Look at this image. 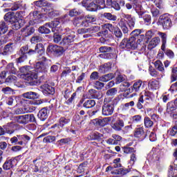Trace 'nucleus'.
Returning a JSON list of instances; mask_svg holds the SVG:
<instances>
[{
	"instance_id": "bf43d9fd",
	"label": "nucleus",
	"mask_w": 177,
	"mask_h": 177,
	"mask_svg": "<svg viewBox=\"0 0 177 177\" xmlns=\"http://www.w3.org/2000/svg\"><path fill=\"white\" fill-rule=\"evenodd\" d=\"M35 4L39 8H42L44 6H46L48 5V3H46V1L45 0H39L37 1H35Z\"/></svg>"
},
{
	"instance_id": "6e6552de",
	"label": "nucleus",
	"mask_w": 177,
	"mask_h": 177,
	"mask_svg": "<svg viewBox=\"0 0 177 177\" xmlns=\"http://www.w3.org/2000/svg\"><path fill=\"white\" fill-rule=\"evenodd\" d=\"M82 5L89 12H96L98 9L95 0H94V1L92 0H83L82 1Z\"/></svg>"
},
{
	"instance_id": "13d9d810",
	"label": "nucleus",
	"mask_w": 177,
	"mask_h": 177,
	"mask_svg": "<svg viewBox=\"0 0 177 177\" xmlns=\"http://www.w3.org/2000/svg\"><path fill=\"white\" fill-rule=\"evenodd\" d=\"M15 113L17 115L26 114V113H28V111H27V108H18L15 109Z\"/></svg>"
},
{
	"instance_id": "e433bc0d",
	"label": "nucleus",
	"mask_w": 177,
	"mask_h": 177,
	"mask_svg": "<svg viewBox=\"0 0 177 177\" xmlns=\"http://www.w3.org/2000/svg\"><path fill=\"white\" fill-rule=\"evenodd\" d=\"M6 71L10 74H16L17 73V69L15 68V64L10 63L6 66Z\"/></svg>"
},
{
	"instance_id": "c9c22d12",
	"label": "nucleus",
	"mask_w": 177,
	"mask_h": 177,
	"mask_svg": "<svg viewBox=\"0 0 177 177\" xmlns=\"http://www.w3.org/2000/svg\"><path fill=\"white\" fill-rule=\"evenodd\" d=\"M177 109V105L174 102H170L167 103V113H172V111H175V110Z\"/></svg>"
},
{
	"instance_id": "49530a36",
	"label": "nucleus",
	"mask_w": 177,
	"mask_h": 177,
	"mask_svg": "<svg viewBox=\"0 0 177 177\" xmlns=\"http://www.w3.org/2000/svg\"><path fill=\"white\" fill-rule=\"evenodd\" d=\"M93 123L94 125H99L100 127H104L106 125V122L101 119H94L93 120Z\"/></svg>"
},
{
	"instance_id": "f257e3e1",
	"label": "nucleus",
	"mask_w": 177,
	"mask_h": 177,
	"mask_svg": "<svg viewBox=\"0 0 177 177\" xmlns=\"http://www.w3.org/2000/svg\"><path fill=\"white\" fill-rule=\"evenodd\" d=\"M39 53V56H44L45 55V47L44 44L39 43L37 44L35 48V50L30 49L28 50V46H23L19 51V57L16 59L17 63H23L27 60V55H34L35 53Z\"/></svg>"
},
{
	"instance_id": "4d7b16f0",
	"label": "nucleus",
	"mask_w": 177,
	"mask_h": 177,
	"mask_svg": "<svg viewBox=\"0 0 177 177\" xmlns=\"http://www.w3.org/2000/svg\"><path fill=\"white\" fill-rule=\"evenodd\" d=\"M42 37L41 36H33L30 39V42L32 44H38V42L42 41Z\"/></svg>"
},
{
	"instance_id": "c85d7f7f",
	"label": "nucleus",
	"mask_w": 177,
	"mask_h": 177,
	"mask_svg": "<svg viewBox=\"0 0 177 177\" xmlns=\"http://www.w3.org/2000/svg\"><path fill=\"white\" fill-rule=\"evenodd\" d=\"M128 173H129V169L124 168H120L111 171L112 175H127Z\"/></svg>"
},
{
	"instance_id": "4468645a",
	"label": "nucleus",
	"mask_w": 177,
	"mask_h": 177,
	"mask_svg": "<svg viewBox=\"0 0 177 177\" xmlns=\"http://www.w3.org/2000/svg\"><path fill=\"white\" fill-rule=\"evenodd\" d=\"M124 126L125 124L124 123V120L120 118L115 123L111 124L113 129H114V131H117L118 132L122 131V128H124Z\"/></svg>"
},
{
	"instance_id": "20e7f679",
	"label": "nucleus",
	"mask_w": 177,
	"mask_h": 177,
	"mask_svg": "<svg viewBox=\"0 0 177 177\" xmlns=\"http://www.w3.org/2000/svg\"><path fill=\"white\" fill-rule=\"evenodd\" d=\"M141 39H138L136 41V37L132 36L129 39H124L120 43L121 48H127V49L135 50L139 46Z\"/></svg>"
},
{
	"instance_id": "58836bf2",
	"label": "nucleus",
	"mask_w": 177,
	"mask_h": 177,
	"mask_svg": "<svg viewBox=\"0 0 177 177\" xmlns=\"http://www.w3.org/2000/svg\"><path fill=\"white\" fill-rule=\"evenodd\" d=\"M16 81H17V77L10 75L6 79V83L8 85H10V84H16Z\"/></svg>"
},
{
	"instance_id": "0e129e2a",
	"label": "nucleus",
	"mask_w": 177,
	"mask_h": 177,
	"mask_svg": "<svg viewBox=\"0 0 177 177\" xmlns=\"http://www.w3.org/2000/svg\"><path fill=\"white\" fill-rule=\"evenodd\" d=\"M163 52H165V55H167L168 57H169L170 59H174V56H175V54H174L172 50L169 49H165V50H163Z\"/></svg>"
},
{
	"instance_id": "0eeeda50",
	"label": "nucleus",
	"mask_w": 177,
	"mask_h": 177,
	"mask_svg": "<svg viewBox=\"0 0 177 177\" xmlns=\"http://www.w3.org/2000/svg\"><path fill=\"white\" fill-rule=\"evenodd\" d=\"M172 16L169 14H163L159 17V22L160 23L163 30H169L172 27Z\"/></svg>"
},
{
	"instance_id": "a18cd8bd",
	"label": "nucleus",
	"mask_w": 177,
	"mask_h": 177,
	"mask_svg": "<svg viewBox=\"0 0 177 177\" xmlns=\"http://www.w3.org/2000/svg\"><path fill=\"white\" fill-rule=\"evenodd\" d=\"M48 27V26H46V25L39 27V32H41V34H49V32H50V29Z\"/></svg>"
},
{
	"instance_id": "473e14b6",
	"label": "nucleus",
	"mask_w": 177,
	"mask_h": 177,
	"mask_svg": "<svg viewBox=\"0 0 177 177\" xmlns=\"http://www.w3.org/2000/svg\"><path fill=\"white\" fill-rule=\"evenodd\" d=\"M8 30H9V26L6 25V23L3 21H0V35L3 34H6L8 32Z\"/></svg>"
},
{
	"instance_id": "9d476101",
	"label": "nucleus",
	"mask_w": 177,
	"mask_h": 177,
	"mask_svg": "<svg viewBox=\"0 0 177 177\" xmlns=\"http://www.w3.org/2000/svg\"><path fill=\"white\" fill-rule=\"evenodd\" d=\"M48 53H54V55H57L60 56V55H63V52H64V49L62 46H59L57 45L55 46H49L47 48Z\"/></svg>"
},
{
	"instance_id": "f8f14e48",
	"label": "nucleus",
	"mask_w": 177,
	"mask_h": 177,
	"mask_svg": "<svg viewBox=\"0 0 177 177\" xmlns=\"http://www.w3.org/2000/svg\"><path fill=\"white\" fill-rule=\"evenodd\" d=\"M41 89H42L43 93H45V95H54L55 94V87H53L52 86L45 84L42 86H41Z\"/></svg>"
},
{
	"instance_id": "39448f33",
	"label": "nucleus",
	"mask_w": 177,
	"mask_h": 177,
	"mask_svg": "<svg viewBox=\"0 0 177 177\" xmlns=\"http://www.w3.org/2000/svg\"><path fill=\"white\" fill-rule=\"evenodd\" d=\"M113 113L114 104H113V100L110 97L104 98L102 109V115L109 116L111 115Z\"/></svg>"
},
{
	"instance_id": "680f3d73",
	"label": "nucleus",
	"mask_w": 177,
	"mask_h": 177,
	"mask_svg": "<svg viewBox=\"0 0 177 177\" xmlns=\"http://www.w3.org/2000/svg\"><path fill=\"white\" fill-rule=\"evenodd\" d=\"M114 168H121V159L118 158L113 160Z\"/></svg>"
},
{
	"instance_id": "e2e57ef3",
	"label": "nucleus",
	"mask_w": 177,
	"mask_h": 177,
	"mask_svg": "<svg viewBox=\"0 0 177 177\" xmlns=\"http://www.w3.org/2000/svg\"><path fill=\"white\" fill-rule=\"evenodd\" d=\"M94 86L96 89L100 90L102 88H104V83H102L100 81H96L94 84Z\"/></svg>"
},
{
	"instance_id": "7ed1b4c3",
	"label": "nucleus",
	"mask_w": 177,
	"mask_h": 177,
	"mask_svg": "<svg viewBox=\"0 0 177 177\" xmlns=\"http://www.w3.org/2000/svg\"><path fill=\"white\" fill-rule=\"evenodd\" d=\"M25 81L28 85L30 86H35V85H40L44 77L41 76L38 79V73L35 68H31L30 71L24 77Z\"/></svg>"
},
{
	"instance_id": "ddd939ff",
	"label": "nucleus",
	"mask_w": 177,
	"mask_h": 177,
	"mask_svg": "<svg viewBox=\"0 0 177 177\" xmlns=\"http://www.w3.org/2000/svg\"><path fill=\"white\" fill-rule=\"evenodd\" d=\"M69 122H70V120L66 119V118H61L59 119V124H54L52 127V128H56V129L57 130V132L59 133V132H60V127L63 128V127H64V125H67V124H68Z\"/></svg>"
},
{
	"instance_id": "ea45409f",
	"label": "nucleus",
	"mask_w": 177,
	"mask_h": 177,
	"mask_svg": "<svg viewBox=\"0 0 177 177\" xmlns=\"http://www.w3.org/2000/svg\"><path fill=\"white\" fill-rule=\"evenodd\" d=\"M32 68H31V66H24L19 68V71H20V73L24 74V77H26L27 75L28 71H30Z\"/></svg>"
},
{
	"instance_id": "c756f323",
	"label": "nucleus",
	"mask_w": 177,
	"mask_h": 177,
	"mask_svg": "<svg viewBox=\"0 0 177 177\" xmlns=\"http://www.w3.org/2000/svg\"><path fill=\"white\" fill-rule=\"evenodd\" d=\"M155 68L156 70H158V71H160L162 74L165 73V68H164V64H162V62L160 60H157L154 62Z\"/></svg>"
},
{
	"instance_id": "864d4df0",
	"label": "nucleus",
	"mask_w": 177,
	"mask_h": 177,
	"mask_svg": "<svg viewBox=\"0 0 177 177\" xmlns=\"http://www.w3.org/2000/svg\"><path fill=\"white\" fill-rule=\"evenodd\" d=\"M95 4L97 5L98 9H104L106 8V3H104V0H95Z\"/></svg>"
},
{
	"instance_id": "1a4fd4ad",
	"label": "nucleus",
	"mask_w": 177,
	"mask_h": 177,
	"mask_svg": "<svg viewBox=\"0 0 177 177\" xmlns=\"http://www.w3.org/2000/svg\"><path fill=\"white\" fill-rule=\"evenodd\" d=\"M130 2L133 3V8L135 9L136 13L138 15L140 19L143 18V15L145 12H143V7L142 4L139 3V0H129Z\"/></svg>"
},
{
	"instance_id": "37998d69",
	"label": "nucleus",
	"mask_w": 177,
	"mask_h": 177,
	"mask_svg": "<svg viewBox=\"0 0 177 177\" xmlns=\"http://www.w3.org/2000/svg\"><path fill=\"white\" fill-rule=\"evenodd\" d=\"M135 106V102L131 101L129 103H126L123 105H122V111H127V110L129 109V106L133 107Z\"/></svg>"
},
{
	"instance_id": "6ab92c4d",
	"label": "nucleus",
	"mask_w": 177,
	"mask_h": 177,
	"mask_svg": "<svg viewBox=\"0 0 177 177\" xmlns=\"http://www.w3.org/2000/svg\"><path fill=\"white\" fill-rule=\"evenodd\" d=\"M111 70V63L108 62L106 63L99 67L98 71L101 74H105V73H107Z\"/></svg>"
},
{
	"instance_id": "774afa93",
	"label": "nucleus",
	"mask_w": 177,
	"mask_h": 177,
	"mask_svg": "<svg viewBox=\"0 0 177 177\" xmlns=\"http://www.w3.org/2000/svg\"><path fill=\"white\" fill-rule=\"evenodd\" d=\"M177 133V126H174L169 131V135L171 136H175V135H176Z\"/></svg>"
},
{
	"instance_id": "cd10ccee",
	"label": "nucleus",
	"mask_w": 177,
	"mask_h": 177,
	"mask_svg": "<svg viewBox=\"0 0 177 177\" xmlns=\"http://www.w3.org/2000/svg\"><path fill=\"white\" fill-rule=\"evenodd\" d=\"M3 129L6 131L7 133L12 135L15 132V123L10 122L3 126Z\"/></svg>"
},
{
	"instance_id": "423d86ee",
	"label": "nucleus",
	"mask_w": 177,
	"mask_h": 177,
	"mask_svg": "<svg viewBox=\"0 0 177 177\" xmlns=\"http://www.w3.org/2000/svg\"><path fill=\"white\" fill-rule=\"evenodd\" d=\"M37 60H39V62H36L35 70L37 71V73H48V68H49V66L45 63L48 60L46 59V57L44 55H39Z\"/></svg>"
},
{
	"instance_id": "6e6d98bb",
	"label": "nucleus",
	"mask_w": 177,
	"mask_h": 177,
	"mask_svg": "<svg viewBox=\"0 0 177 177\" xmlns=\"http://www.w3.org/2000/svg\"><path fill=\"white\" fill-rule=\"evenodd\" d=\"M1 92L4 93V95H12L13 93V90L12 88L8 86V87H3L1 89Z\"/></svg>"
},
{
	"instance_id": "4be33fe9",
	"label": "nucleus",
	"mask_w": 177,
	"mask_h": 177,
	"mask_svg": "<svg viewBox=\"0 0 177 177\" xmlns=\"http://www.w3.org/2000/svg\"><path fill=\"white\" fill-rule=\"evenodd\" d=\"M160 41L161 40L160 39V37H155L152 38L148 45V47H147L148 49L151 50V49L156 48V46H157V45H158V44H160Z\"/></svg>"
},
{
	"instance_id": "f3484780",
	"label": "nucleus",
	"mask_w": 177,
	"mask_h": 177,
	"mask_svg": "<svg viewBox=\"0 0 177 177\" xmlns=\"http://www.w3.org/2000/svg\"><path fill=\"white\" fill-rule=\"evenodd\" d=\"M35 31V29H34L32 26H26L21 29L22 35L25 37H30V35H32Z\"/></svg>"
},
{
	"instance_id": "c03bdc74",
	"label": "nucleus",
	"mask_w": 177,
	"mask_h": 177,
	"mask_svg": "<svg viewBox=\"0 0 177 177\" xmlns=\"http://www.w3.org/2000/svg\"><path fill=\"white\" fill-rule=\"evenodd\" d=\"M177 80V67H174L171 71V82H174Z\"/></svg>"
},
{
	"instance_id": "f03ea898",
	"label": "nucleus",
	"mask_w": 177,
	"mask_h": 177,
	"mask_svg": "<svg viewBox=\"0 0 177 177\" xmlns=\"http://www.w3.org/2000/svg\"><path fill=\"white\" fill-rule=\"evenodd\" d=\"M123 17H124V19L120 20L118 26L124 34H128V32L135 27V19L129 15H124ZM125 19H127V21H126Z\"/></svg>"
},
{
	"instance_id": "69168bd1",
	"label": "nucleus",
	"mask_w": 177,
	"mask_h": 177,
	"mask_svg": "<svg viewBox=\"0 0 177 177\" xmlns=\"http://www.w3.org/2000/svg\"><path fill=\"white\" fill-rule=\"evenodd\" d=\"M104 27L106 28H108V30L111 32H114L115 31V29L117 28V27H114L113 26V24H104Z\"/></svg>"
},
{
	"instance_id": "2eb2a0df",
	"label": "nucleus",
	"mask_w": 177,
	"mask_h": 177,
	"mask_svg": "<svg viewBox=\"0 0 177 177\" xmlns=\"http://www.w3.org/2000/svg\"><path fill=\"white\" fill-rule=\"evenodd\" d=\"M17 19V17L13 12H8L4 15V20L8 23H15Z\"/></svg>"
},
{
	"instance_id": "3c124183",
	"label": "nucleus",
	"mask_w": 177,
	"mask_h": 177,
	"mask_svg": "<svg viewBox=\"0 0 177 177\" xmlns=\"http://www.w3.org/2000/svg\"><path fill=\"white\" fill-rule=\"evenodd\" d=\"M149 74L151 77H160V73L152 67H149Z\"/></svg>"
},
{
	"instance_id": "7c9ffc66",
	"label": "nucleus",
	"mask_w": 177,
	"mask_h": 177,
	"mask_svg": "<svg viewBox=\"0 0 177 177\" xmlns=\"http://www.w3.org/2000/svg\"><path fill=\"white\" fill-rule=\"evenodd\" d=\"M148 86L151 89L157 90L160 88V82L156 80H152L149 82Z\"/></svg>"
},
{
	"instance_id": "338daca9",
	"label": "nucleus",
	"mask_w": 177,
	"mask_h": 177,
	"mask_svg": "<svg viewBox=\"0 0 177 177\" xmlns=\"http://www.w3.org/2000/svg\"><path fill=\"white\" fill-rule=\"evenodd\" d=\"M80 12L77 10V9H72L69 11V16H71V17H74V16H78L79 15H80Z\"/></svg>"
},
{
	"instance_id": "2f4dec72",
	"label": "nucleus",
	"mask_w": 177,
	"mask_h": 177,
	"mask_svg": "<svg viewBox=\"0 0 177 177\" xmlns=\"http://www.w3.org/2000/svg\"><path fill=\"white\" fill-rule=\"evenodd\" d=\"M145 135V130L143 127H137L134 130L135 138H143Z\"/></svg>"
},
{
	"instance_id": "5701e85b",
	"label": "nucleus",
	"mask_w": 177,
	"mask_h": 177,
	"mask_svg": "<svg viewBox=\"0 0 177 177\" xmlns=\"http://www.w3.org/2000/svg\"><path fill=\"white\" fill-rule=\"evenodd\" d=\"M37 117L41 121H45L48 118V109L46 108L41 109L37 114Z\"/></svg>"
},
{
	"instance_id": "f704fd0d",
	"label": "nucleus",
	"mask_w": 177,
	"mask_h": 177,
	"mask_svg": "<svg viewBox=\"0 0 177 177\" xmlns=\"http://www.w3.org/2000/svg\"><path fill=\"white\" fill-rule=\"evenodd\" d=\"M96 106V102L95 100H88L83 104V107L86 109H92Z\"/></svg>"
},
{
	"instance_id": "72a5a7b5",
	"label": "nucleus",
	"mask_w": 177,
	"mask_h": 177,
	"mask_svg": "<svg viewBox=\"0 0 177 177\" xmlns=\"http://www.w3.org/2000/svg\"><path fill=\"white\" fill-rule=\"evenodd\" d=\"M13 162H15V158L6 160L3 165V168L6 170L10 169L13 167Z\"/></svg>"
},
{
	"instance_id": "393cba45",
	"label": "nucleus",
	"mask_w": 177,
	"mask_h": 177,
	"mask_svg": "<svg viewBox=\"0 0 177 177\" xmlns=\"http://www.w3.org/2000/svg\"><path fill=\"white\" fill-rule=\"evenodd\" d=\"M12 30H19L24 26L23 19H17L15 22L11 23Z\"/></svg>"
},
{
	"instance_id": "603ef678",
	"label": "nucleus",
	"mask_w": 177,
	"mask_h": 177,
	"mask_svg": "<svg viewBox=\"0 0 177 177\" xmlns=\"http://www.w3.org/2000/svg\"><path fill=\"white\" fill-rule=\"evenodd\" d=\"M117 88H112L109 90H107L106 95L107 96H114L115 95H117Z\"/></svg>"
},
{
	"instance_id": "dca6fc26",
	"label": "nucleus",
	"mask_w": 177,
	"mask_h": 177,
	"mask_svg": "<svg viewBox=\"0 0 177 177\" xmlns=\"http://www.w3.org/2000/svg\"><path fill=\"white\" fill-rule=\"evenodd\" d=\"M142 89H143V83L142 82V80H138L133 84L131 89L129 88V92H139L140 91H142Z\"/></svg>"
},
{
	"instance_id": "a19ab883",
	"label": "nucleus",
	"mask_w": 177,
	"mask_h": 177,
	"mask_svg": "<svg viewBox=\"0 0 177 177\" xmlns=\"http://www.w3.org/2000/svg\"><path fill=\"white\" fill-rule=\"evenodd\" d=\"M104 17L108 20H111L112 21H115L117 20V16L112 15L110 12H104L103 14Z\"/></svg>"
},
{
	"instance_id": "de8ad7c7",
	"label": "nucleus",
	"mask_w": 177,
	"mask_h": 177,
	"mask_svg": "<svg viewBox=\"0 0 177 177\" xmlns=\"http://www.w3.org/2000/svg\"><path fill=\"white\" fill-rule=\"evenodd\" d=\"M157 32L158 31L156 30H149L146 32L145 37H147L148 39H151V37L156 35V33L157 34Z\"/></svg>"
},
{
	"instance_id": "b1692460",
	"label": "nucleus",
	"mask_w": 177,
	"mask_h": 177,
	"mask_svg": "<svg viewBox=\"0 0 177 177\" xmlns=\"http://www.w3.org/2000/svg\"><path fill=\"white\" fill-rule=\"evenodd\" d=\"M100 52L101 53H105L104 57V59H111V57H110V54H109V52H111V47L102 46L100 48Z\"/></svg>"
},
{
	"instance_id": "5fc2aeb1",
	"label": "nucleus",
	"mask_w": 177,
	"mask_h": 177,
	"mask_svg": "<svg viewBox=\"0 0 177 177\" xmlns=\"http://www.w3.org/2000/svg\"><path fill=\"white\" fill-rule=\"evenodd\" d=\"M123 151L126 154H129L131 153H136V150L133 147H123Z\"/></svg>"
},
{
	"instance_id": "8fccbe9b",
	"label": "nucleus",
	"mask_w": 177,
	"mask_h": 177,
	"mask_svg": "<svg viewBox=\"0 0 177 177\" xmlns=\"http://www.w3.org/2000/svg\"><path fill=\"white\" fill-rule=\"evenodd\" d=\"M56 138L53 136H48L47 137L44 138L43 142L44 143H52V142H55Z\"/></svg>"
},
{
	"instance_id": "bb28decb",
	"label": "nucleus",
	"mask_w": 177,
	"mask_h": 177,
	"mask_svg": "<svg viewBox=\"0 0 177 177\" xmlns=\"http://www.w3.org/2000/svg\"><path fill=\"white\" fill-rule=\"evenodd\" d=\"M23 96L24 97H25V99L34 100V99H38V97L39 96V95L35 92L29 91L24 93Z\"/></svg>"
},
{
	"instance_id": "052dcab7",
	"label": "nucleus",
	"mask_w": 177,
	"mask_h": 177,
	"mask_svg": "<svg viewBox=\"0 0 177 177\" xmlns=\"http://www.w3.org/2000/svg\"><path fill=\"white\" fill-rule=\"evenodd\" d=\"M149 117H150L151 120L155 122H158L160 120V116L154 113L149 114Z\"/></svg>"
},
{
	"instance_id": "9b49d317",
	"label": "nucleus",
	"mask_w": 177,
	"mask_h": 177,
	"mask_svg": "<svg viewBox=\"0 0 177 177\" xmlns=\"http://www.w3.org/2000/svg\"><path fill=\"white\" fill-rule=\"evenodd\" d=\"M74 39H75V33L71 32L62 39L61 45H71L74 42Z\"/></svg>"
},
{
	"instance_id": "79ce46f5",
	"label": "nucleus",
	"mask_w": 177,
	"mask_h": 177,
	"mask_svg": "<svg viewBox=\"0 0 177 177\" xmlns=\"http://www.w3.org/2000/svg\"><path fill=\"white\" fill-rule=\"evenodd\" d=\"M113 78H114V74L109 73L104 75L102 77H101V81H102V82H107L111 80H113Z\"/></svg>"
},
{
	"instance_id": "09e8293b",
	"label": "nucleus",
	"mask_w": 177,
	"mask_h": 177,
	"mask_svg": "<svg viewBox=\"0 0 177 177\" xmlns=\"http://www.w3.org/2000/svg\"><path fill=\"white\" fill-rule=\"evenodd\" d=\"M130 85L131 84H129V83H128L127 82H122L120 85V89L121 92H125V91H127V89H128V88H129Z\"/></svg>"
},
{
	"instance_id": "a878e982",
	"label": "nucleus",
	"mask_w": 177,
	"mask_h": 177,
	"mask_svg": "<svg viewBox=\"0 0 177 177\" xmlns=\"http://www.w3.org/2000/svg\"><path fill=\"white\" fill-rule=\"evenodd\" d=\"M60 25V21L59 20H54L51 22L46 24V26L48 28H52V31L54 32L55 30L59 27Z\"/></svg>"
},
{
	"instance_id": "aec40b11",
	"label": "nucleus",
	"mask_w": 177,
	"mask_h": 177,
	"mask_svg": "<svg viewBox=\"0 0 177 177\" xmlns=\"http://www.w3.org/2000/svg\"><path fill=\"white\" fill-rule=\"evenodd\" d=\"M14 120L18 124H24V125L28 124L27 115L15 116L14 117Z\"/></svg>"
},
{
	"instance_id": "a211bd4d",
	"label": "nucleus",
	"mask_w": 177,
	"mask_h": 177,
	"mask_svg": "<svg viewBox=\"0 0 177 177\" xmlns=\"http://www.w3.org/2000/svg\"><path fill=\"white\" fill-rule=\"evenodd\" d=\"M156 35L158 37H160L162 41L161 49L162 50H165V46H167V35L165 32L158 31L156 32Z\"/></svg>"
},
{
	"instance_id": "412c9836",
	"label": "nucleus",
	"mask_w": 177,
	"mask_h": 177,
	"mask_svg": "<svg viewBox=\"0 0 177 177\" xmlns=\"http://www.w3.org/2000/svg\"><path fill=\"white\" fill-rule=\"evenodd\" d=\"M96 21V19L92 15H87L84 17V19L82 21V26L83 27H88L89 23H93Z\"/></svg>"
},
{
	"instance_id": "4c0bfd02",
	"label": "nucleus",
	"mask_w": 177,
	"mask_h": 177,
	"mask_svg": "<svg viewBox=\"0 0 177 177\" xmlns=\"http://www.w3.org/2000/svg\"><path fill=\"white\" fill-rule=\"evenodd\" d=\"M144 125L145 128H151L154 125V122L149 116H146L144 118Z\"/></svg>"
}]
</instances>
